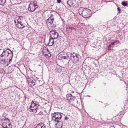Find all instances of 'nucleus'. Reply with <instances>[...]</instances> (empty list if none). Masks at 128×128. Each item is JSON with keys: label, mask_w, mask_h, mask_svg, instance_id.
<instances>
[{"label": "nucleus", "mask_w": 128, "mask_h": 128, "mask_svg": "<svg viewBox=\"0 0 128 128\" xmlns=\"http://www.w3.org/2000/svg\"><path fill=\"white\" fill-rule=\"evenodd\" d=\"M38 8V5L35 1H32L29 4L28 10L29 11L33 12Z\"/></svg>", "instance_id": "nucleus-3"}, {"label": "nucleus", "mask_w": 128, "mask_h": 128, "mask_svg": "<svg viewBox=\"0 0 128 128\" xmlns=\"http://www.w3.org/2000/svg\"><path fill=\"white\" fill-rule=\"evenodd\" d=\"M74 54V53L73 54L71 53L70 58L72 60V61L74 59V58H75L76 56V54Z\"/></svg>", "instance_id": "nucleus-20"}, {"label": "nucleus", "mask_w": 128, "mask_h": 128, "mask_svg": "<svg viewBox=\"0 0 128 128\" xmlns=\"http://www.w3.org/2000/svg\"><path fill=\"white\" fill-rule=\"evenodd\" d=\"M67 32L68 34H70L72 32V30L75 29L74 27H67L66 28Z\"/></svg>", "instance_id": "nucleus-17"}, {"label": "nucleus", "mask_w": 128, "mask_h": 128, "mask_svg": "<svg viewBox=\"0 0 128 128\" xmlns=\"http://www.w3.org/2000/svg\"><path fill=\"white\" fill-rule=\"evenodd\" d=\"M52 20H54V19L53 18V15L52 14L50 17L46 20V24L48 26L52 28L55 27L56 26L55 24H51Z\"/></svg>", "instance_id": "nucleus-7"}, {"label": "nucleus", "mask_w": 128, "mask_h": 128, "mask_svg": "<svg viewBox=\"0 0 128 128\" xmlns=\"http://www.w3.org/2000/svg\"><path fill=\"white\" fill-rule=\"evenodd\" d=\"M54 39L51 38L49 39V42L48 43V44L49 46H52L54 43Z\"/></svg>", "instance_id": "nucleus-16"}, {"label": "nucleus", "mask_w": 128, "mask_h": 128, "mask_svg": "<svg viewBox=\"0 0 128 128\" xmlns=\"http://www.w3.org/2000/svg\"><path fill=\"white\" fill-rule=\"evenodd\" d=\"M35 80L34 79H32V80L30 79V80L28 81V83L29 84L31 83V86H32L35 85Z\"/></svg>", "instance_id": "nucleus-18"}, {"label": "nucleus", "mask_w": 128, "mask_h": 128, "mask_svg": "<svg viewBox=\"0 0 128 128\" xmlns=\"http://www.w3.org/2000/svg\"><path fill=\"white\" fill-rule=\"evenodd\" d=\"M64 119L66 120H67L68 119V118L67 117H66Z\"/></svg>", "instance_id": "nucleus-30"}, {"label": "nucleus", "mask_w": 128, "mask_h": 128, "mask_svg": "<svg viewBox=\"0 0 128 128\" xmlns=\"http://www.w3.org/2000/svg\"><path fill=\"white\" fill-rule=\"evenodd\" d=\"M13 56L12 52L8 48L4 49L2 53L0 55V61L6 64L8 66L12 60Z\"/></svg>", "instance_id": "nucleus-1"}, {"label": "nucleus", "mask_w": 128, "mask_h": 128, "mask_svg": "<svg viewBox=\"0 0 128 128\" xmlns=\"http://www.w3.org/2000/svg\"><path fill=\"white\" fill-rule=\"evenodd\" d=\"M112 128H115L114 127V126H112Z\"/></svg>", "instance_id": "nucleus-32"}, {"label": "nucleus", "mask_w": 128, "mask_h": 128, "mask_svg": "<svg viewBox=\"0 0 128 128\" xmlns=\"http://www.w3.org/2000/svg\"><path fill=\"white\" fill-rule=\"evenodd\" d=\"M59 58L60 60H62L63 59L64 60H68L69 58V56L68 55H66V56H59Z\"/></svg>", "instance_id": "nucleus-19"}, {"label": "nucleus", "mask_w": 128, "mask_h": 128, "mask_svg": "<svg viewBox=\"0 0 128 128\" xmlns=\"http://www.w3.org/2000/svg\"><path fill=\"white\" fill-rule=\"evenodd\" d=\"M114 42H112L111 43V44H110V45L111 46L112 45H114Z\"/></svg>", "instance_id": "nucleus-29"}, {"label": "nucleus", "mask_w": 128, "mask_h": 128, "mask_svg": "<svg viewBox=\"0 0 128 128\" xmlns=\"http://www.w3.org/2000/svg\"><path fill=\"white\" fill-rule=\"evenodd\" d=\"M122 4L123 6H126L127 5V3L124 1L122 2Z\"/></svg>", "instance_id": "nucleus-22"}, {"label": "nucleus", "mask_w": 128, "mask_h": 128, "mask_svg": "<svg viewBox=\"0 0 128 128\" xmlns=\"http://www.w3.org/2000/svg\"><path fill=\"white\" fill-rule=\"evenodd\" d=\"M61 114H63L60 112H55L54 114H52V119L55 121H58V120H60L62 118Z\"/></svg>", "instance_id": "nucleus-6"}, {"label": "nucleus", "mask_w": 128, "mask_h": 128, "mask_svg": "<svg viewBox=\"0 0 128 128\" xmlns=\"http://www.w3.org/2000/svg\"><path fill=\"white\" fill-rule=\"evenodd\" d=\"M42 52L43 54L47 56H51V55L50 54L49 50L48 48L44 47L43 48L42 50Z\"/></svg>", "instance_id": "nucleus-10"}, {"label": "nucleus", "mask_w": 128, "mask_h": 128, "mask_svg": "<svg viewBox=\"0 0 128 128\" xmlns=\"http://www.w3.org/2000/svg\"><path fill=\"white\" fill-rule=\"evenodd\" d=\"M6 2V0H0V4L3 5Z\"/></svg>", "instance_id": "nucleus-21"}, {"label": "nucleus", "mask_w": 128, "mask_h": 128, "mask_svg": "<svg viewBox=\"0 0 128 128\" xmlns=\"http://www.w3.org/2000/svg\"><path fill=\"white\" fill-rule=\"evenodd\" d=\"M60 120H58V121H55L57 122V123L56 124V128H62V127L63 123L62 122L60 121Z\"/></svg>", "instance_id": "nucleus-13"}, {"label": "nucleus", "mask_w": 128, "mask_h": 128, "mask_svg": "<svg viewBox=\"0 0 128 128\" xmlns=\"http://www.w3.org/2000/svg\"><path fill=\"white\" fill-rule=\"evenodd\" d=\"M23 18L22 16H20L19 18V19H20V20H19L20 21H22V19Z\"/></svg>", "instance_id": "nucleus-24"}, {"label": "nucleus", "mask_w": 128, "mask_h": 128, "mask_svg": "<svg viewBox=\"0 0 128 128\" xmlns=\"http://www.w3.org/2000/svg\"><path fill=\"white\" fill-rule=\"evenodd\" d=\"M114 44L115 43H117V44H119L120 43V42L118 40L114 41Z\"/></svg>", "instance_id": "nucleus-23"}, {"label": "nucleus", "mask_w": 128, "mask_h": 128, "mask_svg": "<svg viewBox=\"0 0 128 128\" xmlns=\"http://www.w3.org/2000/svg\"><path fill=\"white\" fill-rule=\"evenodd\" d=\"M79 55L77 54H76V56L74 58V59L73 60L72 62L74 63H76L78 62L79 60Z\"/></svg>", "instance_id": "nucleus-15"}, {"label": "nucleus", "mask_w": 128, "mask_h": 128, "mask_svg": "<svg viewBox=\"0 0 128 128\" xmlns=\"http://www.w3.org/2000/svg\"><path fill=\"white\" fill-rule=\"evenodd\" d=\"M18 24H16V26L19 28H23L27 25V23H24L22 21H19V20H17Z\"/></svg>", "instance_id": "nucleus-9"}, {"label": "nucleus", "mask_w": 128, "mask_h": 128, "mask_svg": "<svg viewBox=\"0 0 128 128\" xmlns=\"http://www.w3.org/2000/svg\"><path fill=\"white\" fill-rule=\"evenodd\" d=\"M127 85H128V83Z\"/></svg>", "instance_id": "nucleus-36"}, {"label": "nucleus", "mask_w": 128, "mask_h": 128, "mask_svg": "<svg viewBox=\"0 0 128 128\" xmlns=\"http://www.w3.org/2000/svg\"><path fill=\"white\" fill-rule=\"evenodd\" d=\"M66 98L67 100L70 102L73 101L74 99V96H72L71 94H68L66 95Z\"/></svg>", "instance_id": "nucleus-11"}, {"label": "nucleus", "mask_w": 128, "mask_h": 128, "mask_svg": "<svg viewBox=\"0 0 128 128\" xmlns=\"http://www.w3.org/2000/svg\"><path fill=\"white\" fill-rule=\"evenodd\" d=\"M36 103L35 101L32 102L30 107L31 111L34 113L37 112L38 110V106H39V105H38V103Z\"/></svg>", "instance_id": "nucleus-4"}, {"label": "nucleus", "mask_w": 128, "mask_h": 128, "mask_svg": "<svg viewBox=\"0 0 128 128\" xmlns=\"http://www.w3.org/2000/svg\"><path fill=\"white\" fill-rule=\"evenodd\" d=\"M14 22L15 23V24L16 23V20H14Z\"/></svg>", "instance_id": "nucleus-31"}, {"label": "nucleus", "mask_w": 128, "mask_h": 128, "mask_svg": "<svg viewBox=\"0 0 128 128\" xmlns=\"http://www.w3.org/2000/svg\"><path fill=\"white\" fill-rule=\"evenodd\" d=\"M88 96V97H90V96Z\"/></svg>", "instance_id": "nucleus-35"}, {"label": "nucleus", "mask_w": 128, "mask_h": 128, "mask_svg": "<svg viewBox=\"0 0 128 128\" xmlns=\"http://www.w3.org/2000/svg\"><path fill=\"white\" fill-rule=\"evenodd\" d=\"M111 46L110 44L108 46V50H111Z\"/></svg>", "instance_id": "nucleus-25"}, {"label": "nucleus", "mask_w": 128, "mask_h": 128, "mask_svg": "<svg viewBox=\"0 0 128 128\" xmlns=\"http://www.w3.org/2000/svg\"><path fill=\"white\" fill-rule=\"evenodd\" d=\"M78 101H77L76 102H77V103H78Z\"/></svg>", "instance_id": "nucleus-33"}, {"label": "nucleus", "mask_w": 128, "mask_h": 128, "mask_svg": "<svg viewBox=\"0 0 128 128\" xmlns=\"http://www.w3.org/2000/svg\"><path fill=\"white\" fill-rule=\"evenodd\" d=\"M54 20H52V21H51V24H55L54 23Z\"/></svg>", "instance_id": "nucleus-28"}, {"label": "nucleus", "mask_w": 128, "mask_h": 128, "mask_svg": "<svg viewBox=\"0 0 128 128\" xmlns=\"http://www.w3.org/2000/svg\"><path fill=\"white\" fill-rule=\"evenodd\" d=\"M46 125L42 122H40L34 128H46Z\"/></svg>", "instance_id": "nucleus-14"}, {"label": "nucleus", "mask_w": 128, "mask_h": 128, "mask_svg": "<svg viewBox=\"0 0 128 128\" xmlns=\"http://www.w3.org/2000/svg\"><path fill=\"white\" fill-rule=\"evenodd\" d=\"M50 37L54 39H56L59 36L58 34L54 30H52L50 32Z\"/></svg>", "instance_id": "nucleus-8"}, {"label": "nucleus", "mask_w": 128, "mask_h": 128, "mask_svg": "<svg viewBox=\"0 0 128 128\" xmlns=\"http://www.w3.org/2000/svg\"><path fill=\"white\" fill-rule=\"evenodd\" d=\"M124 126H125V125H124Z\"/></svg>", "instance_id": "nucleus-34"}, {"label": "nucleus", "mask_w": 128, "mask_h": 128, "mask_svg": "<svg viewBox=\"0 0 128 128\" xmlns=\"http://www.w3.org/2000/svg\"><path fill=\"white\" fill-rule=\"evenodd\" d=\"M76 2V0H68L67 4L69 6L72 7H74V4Z\"/></svg>", "instance_id": "nucleus-12"}, {"label": "nucleus", "mask_w": 128, "mask_h": 128, "mask_svg": "<svg viewBox=\"0 0 128 128\" xmlns=\"http://www.w3.org/2000/svg\"><path fill=\"white\" fill-rule=\"evenodd\" d=\"M117 9L119 11L118 13H120V11L121 10L120 9V8L119 7H118L117 8Z\"/></svg>", "instance_id": "nucleus-26"}, {"label": "nucleus", "mask_w": 128, "mask_h": 128, "mask_svg": "<svg viewBox=\"0 0 128 128\" xmlns=\"http://www.w3.org/2000/svg\"><path fill=\"white\" fill-rule=\"evenodd\" d=\"M4 122L2 124V126L3 128H12V126L10 121L8 118H5Z\"/></svg>", "instance_id": "nucleus-5"}, {"label": "nucleus", "mask_w": 128, "mask_h": 128, "mask_svg": "<svg viewBox=\"0 0 128 128\" xmlns=\"http://www.w3.org/2000/svg\"><path fill=\"white\" fill-rule=\"evenodd\" d=\"M57 2L58 3H59L61 2V0H57Z\"/></svg>", "instance_id": "nucleus-27"}, {"label": "nucleus", "mask_w": 128, "mask_h": 128, "mask_svg": "<svg viewBox=\"0 0 128 128\" xmlns=\"http://www.w3.org/2000/svg\"><path fill=\"white\" fill-rule=\"evenodd\" d=\"M78 13L80 15H82L83 17L85 18H88L92 15L91 10L86 8H80L78 10Z\"/></svg>", "instance_id": "nucleus-2"}]
</instances>
